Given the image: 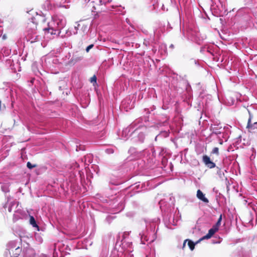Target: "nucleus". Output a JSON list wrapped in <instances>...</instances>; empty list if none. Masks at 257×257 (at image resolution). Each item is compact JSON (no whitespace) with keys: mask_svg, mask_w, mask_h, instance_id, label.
Segmentation results:
<instances>
[{"mask_svg":"<svg viewBox=\"0 0 257 257\" xmlns=\"http://www.w3.org/2000/svg\"><path fill=\"white\" fill-rule=\"evenodd\" d=\"M30 223L33 225V227H36L37 228L39 227V226L37 224L35 219L33 216L30 217Z\"/></svg>","mask_w":257,"mask_h":257,"instance_id":"1a4fd4ad","label":"nucleus"},{"mask_svg":"<svg viewBox=\"0 0 257 257\" xmlns=\"http://www.w3.org/2000/svg\"><path fill=\"white\" fill-rule=\"evenodd\" d=\"M218 230L216 228L212 227L211 229H210L208 230V233L205 235H204V236L200 238L198 240H197L196 241V243H199L201 241L204 239H207L210 238Z\"/></svg>","mask_w":257,"mask_h":257,"instance_id":"39448f33","label":"nucleus"},{"mask_svg":"<svg viewBox=\"0 0 257 257\" xmlns=\"http://www.w3.org/2000/svg\"><path fill=\"white\" fill-rule=\"evenodd\" d=\"M221 220H222V215H221L220 216V217H219V218H218V219L217 221H219V222H221Z\"/></svg>","mask_w":257,"mask_h":257,"instance_id":"a211bd4d","label":"nucleus"},{"mask_svg":"<svg viewBox=\"0 0 257 257\" xmlns=\"http://www.w3.org/2000/svg\"><path fill=\"white\" fill-rule=\"evenodd\" d=\"M25 17L34 25L32 29H36L37 25L45 21L44 16L38 14L33 9L27 12Z\"/></svg>","mask_w":257,"mask_h":257,"instance_id":"f257e3e1","label":"nucleus"},{"mask_svg":"<svg viewBox=\"0 0 257 257\" xmlns=\"http://www.w3.org/2000/svg\"><path fill=\"white\" fill-rule=\"evenodd\" d=\"M44 31L45 32V33H50L51 35H55L56 34V30H54L53 28H44Z\"/></svg>","mask_w":257,"mask_h":257,"instance_id":"0eeeda50","label":"nucleus"},{"mask_svg":"<svg viewBox=\"0 0 257 257\" xmlns=\"http://www.w3.org/2000/svg\"><path fill=\"white\" fill-rule=\"evenodd\" d=\"M82 58H83V56H81L78 57H77V58H73L72 59V61L74 60V61H75V62H77V61H80V60H82Z\"/></svg>","mask_w":257,"mask_h":257,"instance_id":"4468645a","label":"nucleus"},{"mask_svg":"<svg viewBox=\"0 0 257 257\" xmlns=\"http://www.w3.org/2000/svg\"><path fill=\"white\" fill-rule=\"evenodd\" d=\"M103 1H88L87 4L88 7H92V9L91 11L92 12H96L98 13L99 12V10H102V8H100V7L103 4L102 3ZM97 14L95 15L97 16ZM95 19L96 18V16H95Z\"/></svg>","mask_w":257,"mask_h":257,"instance_id":"f03ea898","label":"nucleus"},{"mask_svg":"<svg viewBox=\"0 0 257 257\" xmlns=\"http://www.w3.org/2000/svg\"><path fill=\"white\" fill-rule=\"evenodd\" d=\"M187 240H188V239H185L184 241V242H183V246H182V248L184 249V247H185V245H186V242H187Z\"/></svg>","mask_w":257,"mask_h":257,"instance_id":"f3484780","label":"nucleus"},{"mask_svg":"<svg viewBox=\"0 0 257 257\" xmlns=\"http://www.w3.org/2000/svg\"><path fill=\"white\" fill-rule=\"evenodd\" d=\"M97 78L95 75H93L92 77L90 78V82L93 83H96Z\"/></svg>","mask_w":257,"mask_h":257,"instance_id":"ddd939ff","label":"nucleus"},{"mask_svg":"<svg viewBox=\"0 0 257 257\" xmlns=\"http://www.w3.org/2000/svg\"><path fill=\"white\" fill-rule=\"evenodd\" d=\"M211 154H215L216 155L218 156L219 154L218 148H214L211 152Z\"/></svg>","mask_w":257,"mask_h":257,"instance_id":"9d476101","label":"nucleus"},{"mask_svg":"<svg viewBox=\"0 0 257 257\" xmlns=\"http://www.w3.org/2000/svg\"><path fill=\"white\" fill-rule=\"evenodd\" d=\"M94 46V45L93 44H91L90 45H89L88 47H87V48H86V51L87 52H88L90 50V49H91V48H92Z\"/></svg>","mask_w":257,"mask_h":257,"instance_id":"2eb2a0df","label":"nucleus"},{"mask_svg":"<svg viewBox=\"0 0 257 257\" xmlns=\"http://www.w3.org/2000/svg\"><path fill=\"white\" fill-rule=\"evenodd\" d=\"M251 117L250 116L247 121V124L246 128L249 133L252 134H255L257 133V122L251 123Z\"/></svg>","mask_w":257,"mask_h":257,"instance_id":"7ed1b4c3","label":"nucleus"},{"mask_svg":"<svg viewBox=\"0 0 257 257\" xmlns=\"http://www.w3.org/2000/svg\"><path fill=\"white\" fill-rule=\"evenodd\" d=\"M220 224H221V222H220L219 221H217L216 224L214 225H213L212 227H213L214 228H216L217 230H218L219 227L220 226Z\"/></svg>","mask_w":257,"mask_h":257,"instance_id":"f8f14e48","label":"nucleus"},{"mask_svg":"<svg viewBox=\"0 0 257 257\" xmlns=\"http://www.w3.org/2000/svg\"><path fill=\"white\" fill-rule=\"evenodd\" d=\"M27 167L30 169H32L34 168H35L37 167V165L36 164H34V165H32L30 162H27Z\"/></svg>","mask_w":257,"mask_h":257,"instance_id":"9b49d317","label":"nucleus"},{"mask_svg":"<svg viewBox=\"0 0 257 257\" xmlns=\"http://www.w3.org/2000/svg\"><path fill=\"white\" fill-rule=\"evenodd\" d=\"M170 47L173 48V47H174V46L172 44V45L170 46Z\"/></svg>","mask_w":257,"mask_h":257,"instance_id":"aec40b11","label":"nucleus"},{"mask_svg":"<svg viewBox=\"0 0 257 257\" xmlns=\"http://www.w3.org/2000/svg\"><path fill=\"white\" fill-rule=\"evenodd\" d=\"M202 161L209 169H212L216 167L215 164L211 160L209 157L206 155L203 156Z\"/></svg>","mask_w":257,"mask_h":257,"instance_id":"20e7f679","label":"nucleus"},{"mask_svg":"<svg viewBox=\"0 0 257 257\" xmlns=\"http://www.w3.org/2000/svg\"><path fill=\"white\" fill-rule=\"evenodd\" d=\"M197 197L204 203L209 202L208 199L205 197V195L200 190H198L197 191Z\"/></svg>","mask_w":257,"mask_h":257,"instance_id":"423d86ee","label":"nucleus"},{"mask_svg":"<svg viewBox=\"0 0 257 257\" xmlns=\"http://www.w3.org/2000/svg\"><path fill=\"white\" fill-rule=\"evenodd\" d=\"M109 3V1H107L106 2H105V3H104V5H107Z\"/></svg>","mask_w":257,"mask_h":257,"instance_id":"6ab92c4d","label":"nucleus"},{"mask_svg":"<svg viewBox=\"0 0 257 257\" xmlns=\"http://www.w3.org/2000/svg\"><path fill=\"white\" fill-rule=\"evenodd\" d=\"M15 250L18 251V253H16L15 257H17L20 254L21 249H20L19 247H18L17 248H16Z\"/></svg>","mask_w":257,"mask_h":257,"instance_id":"dca6fc26","label":"nucleus"},{"mask_svg":"<svg viewBox=\"0 0 257 257\" xmlns=\"http://www.w3.org/2000/svg\"><path fill=\"white\" fill-rule=\"evenodd\" d=\"M187 242H188V245L189 246L191 250H193L194 249L195 245L198 243H196V242L195 243H194L193 241H192V240H189V239H188V240H187Z\"/></svg>","mask_w":257,"mask_h":257,"instance_id":"6e6552de","label":"nucleus"}]
</instances>
